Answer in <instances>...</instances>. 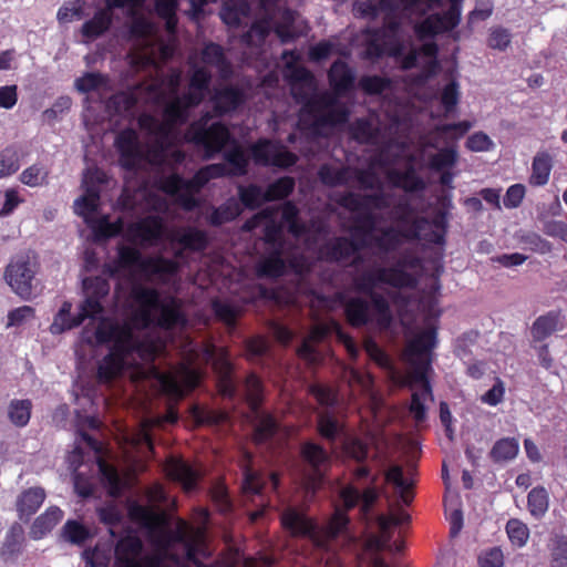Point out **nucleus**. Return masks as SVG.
Segmentation results:
<instances>
[{
	"label": "nucleus",
	"mask_w": 567,
	"mask_h": 567,
	"mask_svg": "<svg viewBox=\"0 0 567 567\" xmlns=\"http://www.w3.org/2000/svg\"><path fill=\"white\" fill-rule=\"evenodd\" d=\"M24 542V530L22 526L14 523L8 530L1 547L2 557L12 558L21 553Z\"/></svg>",
	"instance_id": "nucleus-35"
},
{
	"label": "nucleus",
	"mask_w": 567,
	"mask_h": 567,
	"mask_svg": "<svg viewBox=\"0 0 567 567\" xmlns=\"http://www.w3.org/2000/svg\"><path fill=\"white\" fill-rule=\"evenodd\" d=\"M245 393L249 409L258 413L264 402V384L255 372H250L245 379Z\"/></svg>",
	"instance_id": "nucleus-30"
},
{
	"label": "nucleus",
	"mask_w": 567,
	"mask_h": 567,
	"mask_svg": "<svg viewBox=\"0 0 567 567\" xmlns=\"http://www.w3.org/2000/svg\"><path fill=\"white\" fill-rule=\"evenodd\" d=\"M154 378L158 382L163 394L173 400H182L187 392L199 385L202 374L198 370L183 364L178 373L155 370Z\"/></svg>",
	"instance_id": "nucleus-12"
},
{
	"label": "nucleus",
	"mask_w": 567,
	"mask_h": 567,
	"mask_svg": "<svg viewBox=\"0 0 567 567\" xmlns=\"http://www.w3.org/2000/svg\"><path fill=\"white\" fill-rule=\"evenodd\" d=\"M463 0H373L362 9V14L382 18L383 25L374 30L365 54L371 59L382 55L394 56L402 69L409 70L425 59L426 73L439 69L435 42H425L415 47L404 41L405 25L421 39L454 29L461 18Z\"/></svg>",
	"instance_id": "nucleus-1"
},
{
	"label": "nucleus",
	"mask_w": 567,
	"mask_h": 567,
	"mask_svg": "<svg viewBox=\"0 0 567 567\" xmlns=\"http://www.w3.org/2000/svg\"><path fill=\"white\" fill-rule=\"evenodd\" d=\"M35 271L27 255L13 257L4 270V279L11 289L22 299L32 293V280Z\"/></svg>",
	"instance_id": "nucleus-15"
},
{
	"label": "nucleus",
	"mask_w": 567,
	"mask_h": 567,
	"mask_svg": "<svg viewBox=\"0 0 567 567\" xmlns=\"http://www.w3.org/2000/svg\"><path fill=\"white\" fill-rule=\"evenodd\" d=\"M91 227L96 239L105 240L121 235L124 223L122 218H117L115 221H110L107 216H103L95 220Z\"/></svg>",
	"instance_id": "nucleus-43"
},
{
	"label": "nucleus",
	"mask_w": 567,
	"mask_h": 567,
	"mask_svg": "<svg viewBox=\"0 0 567 567\" xmlns=\"http://www.w3.org/2000/svg\"><path fill=\"white\" fill-rule=\"evenodd\" d=\"M260 9L266 13V18L261 21L255 22L251 29L258 32L262 38L267 37L269 32V23L272 21V14L276 11L280 0H256Z\"/></svg>",
	"instance_id": "nucleus-55"
},
{
	"label": "nucleus",
	"mask_w": 567,
	"mask_h": 567,
	"mask_svg": "<svg viewBox=\"0 0 567 567\" xmlns=\"http://www.w3.org/2000/svg\"><path fill=\"white\" fill-rule=\"evenodd\" d=\"M300 454L303 461L315 470H319L329 460L327 451L321 445L310 441L301 445Z\"/></svg>",
	"instance_id": "nucleus-50"
},
{
	"label": "nucleus",
	"mask_w": 567,
	"mask_h": 567,
	"mask_svg": "<svg viewBox=\"0 0 567 567\" xmlns=\"http://www.w3.org/2000/svg\"><path fill=\"white\" fill-rule=\"evenodd\" d=\"M116 266L121 269L137 268L141 272L152 276H175L179 270L176 260L164 256L146 257L132 246L121 245L117 248Z\"/></svg>",
	"instance_id": "nucleus-11"
},
{
	"label": "nucleus",
	"mask_w": 567,
	"mask_h": 567,
	"mask_svg": "<svg viewBox=\"0 0 567 567\" xmlns=\"http://www.w3.org/2000/svg\"><path fill=\"white\" fill-rule=\"evenodd\" d=\"M61 536L65 542L74 545H82L89 539L90 532L80 522L69 519L62 527Z\"/></svg>",
	"instance_id": "nucleus-52"
},
{
	"label": "nucleus",
	"mask_w": 567,
	"mask_h": 567,
	"mask_svg": "<svg viewBox=\"0 0 567 567\" xmlns=\"http://www.w3.org/2000/svg\"><path fill=\"white\" fill-rule=\"evenodd\" d=\"M264 243L272 249L284 250L285 239L279 224L271 221L264 228Z\"/></svg>",
	"instance_id": "nucleus-60"
},
{
	"label": "nucleus",
	"mask_w": 567,
	"mask_h": 567,
	"mask_svg": "<svg viewBox=\"0 0 567 567\" xmlns=\"http://www.w3.org/2000/svg\"><path fill=\"white\" fill-rule=\"evenodd\" d=\"M132 299L138 305L132 319L143 328H148L154 322L153 311L162 306L161 295L157 289L144 286H135L131 291Z\"/></svg>",
	"instance_id": "nucleus-17"
},
{
	"label": "nucleus",
	"mask_w": 567,
	"mask_h": 567,
	"mask_svg": "<svg viewBox=\"0 0 567 567\" xmlns=\"http://www.w3.org/2000/svg\"><path fill=\"white\" fill-rule=\"evenodd\" d=\"M212 102L215 115L224 116L237 111L244 105L246 95L243 89L228 84L215 90Z\"/></svg>",
	"instance_id": "nucleus-19"
},
{
	"label": "nucleus",
	"mask_w": 567,
	"mask_h": 567,
	"mask_svg": "<svg viewBox=\"0 0 567 567\" xmlns=\"http://www.w3.org/2000/svg\"><path fill=\"white\" fill-rule=\"evenodd\" d=\"M32 402L29 399H14L9 403L8 417L17 427H24L31 417Z\"/></svg>",
	"instance_id": "nucleus-39"
},
{
	"label": "nucleus",
	"mask_w": 567,
	"mask_h": 567,
	"mask_svg": "<svg viewBox=\"0 0 567 567\" xmlns=\"http://www.w3.org/2000/svg\"><path fill=\"white\" fill-rule=\"evenodd\" d=\"M95 339L99 344L112 343L109 352L126 359L143 347L135 337L132 327L124 322L118 323L114 320L103 318L95 329Z\"/></svg>",
	"instance_id": "nucleus-10"
},
{
	"label": "nucleus",
	"mask_w": 567,
	"mask_h": 567,
	"mask_svg": "<svg viewBox=\"0 0 567 567\" xmlns=\"http://www.w3.org/2000/svg\"><path fill=\"white\" fill-rule=\"evenodd\" d=\"M63 511L58 506H50L44 513L38 516L30 530L33 539H41L50 533L63 518Z\"/></svg>",
	"instance_id": "nucleus-27"
},
{
	"label": "nucleus",
	"mask_w": 567,
	"mask_h": 567,
	"mask_svg": "<svg viewBox=\"0 0 567 567\" xmlns=\"http://www.w3.org/2000/svg\"><path fill=\"white\" fill-rule=\"evenodd\" d=\"M368 206L370 239L372 249L383 262L389 260V254L394 251L403 241V236L392 226L381 227L379 218L398 220L408 209V200L404 195L396 197L393 193L380 190L370 196Z\"/></svg>",
	"instance_id": "nucleus-5"
},
{
	"label": "nucleus",
	"mask_w": 567,
	"mask_h": 567,
	"mask_svg": "<svg viewBox=\"0 0 567 567\" xmlns=\"http://www.w3.org/2000/svg\"><path fill=\"white\" fill-rule=\"evenodd\" d=\"M278 431L276 419L268 413L260 414L254 429V441L262 444L271 440Z\"/></svg>",
	"instance_id": "nucleus-42"
},
{
	"label": "nucleus",
	"mask_w": 567,
	"mask_h": 567,
	"mask_svg": "<svg viewBox=\"0 0 567 567\" xmlns=\"http://www.w3.org/2000/svg\"><path fill=\"white\" fill-rule=\"evenodd\" d=\"M296 182L291 176H282L268 185L264 199L267 203L281 200L290 196L295 189Z\"/></svg>",
	"instance_id": "nucleus-37"
},
{
	"label": "nucleus",
	"mask_w": 567,
	"mask_h": 567,
	"mask_svg": "<svg viewBox=\"0 0 567 567\" xmlns=\"http://www.w3.org/2000/svg\"><path fill=\"white\" fill-rule=\"evenodd\" d=\"M167 476L182 484L185 491L197 486L199 473L186 461L179 457H169L165 463Z\"/></svg>",
	"instance_id": "nucleus-21"
},
{
	"label": "nucleus",
	"mask_w": 567,
	"mask_h": 567,
	"mask_svg": "<svg viewBox=\"0 0 567 567\" xmlns=\"http://www.w3.org/2000/svg\"><path fill=\"white\" fill-rule=\"evenodd\" d=\"M210 118V113L206 112L190 123L186 132L187 141L203 148L206 159L214 158L231 140L228 126L223 122L208 124Z\"/></svg>",
	"instance_id": "nucleus-9"
},
{
	"label": "nucleus",
	"mask_w": 567,
	"mask_h": 567,
	"mask_svg": "<svg viewBox=\"0 0 567 567\" xmlns=\"http://www.w3.org/2000/svg\"><path fill=\"white\" fill-rule=\"evenodd\" d=\"M202 60L206 64L218 68L227 64L223 47L215 42H209L203 48Z\"/></svg>",
	"instance_id": "nucleus-56"
},
{
	"label": "nucleus",
	"mask_w": 567,
	"mask_h": 567,
	"mask_svg": "<svg viewBox=\"0 0 567 567\" xmlns=\"http://www.w3.org/2000/svg\"><path fill=\"white\" fill-rule=\"evenodd\" d=\"M319 254L326 261H339L354 255V226L349 227L348 237H336L323 244Z\"/></svg>",
	"instance_id": "nucleus-20"
},
{
	"label": "nucleus",
	"mask_w": 567,
	"mask_h": 567,
	"mask_svg": "<svg viewBox=\"0 0 567 567\" xmlns=\"http://www.w3.org/2000/svg\"><path fill=\"white\" fill-rule=\"evenodd\" d=\"M71 310L72 303L68 300L64 301L50 326V331L53 334L63 333L81 324V318H79V315L72 316Z\"/></svg>",
	"instance_id": "nucleus-29"
},
{
	"label": "nucleus",
	"mask_w": 567,
	"mask_h": 567,
	"mask_svg": "<svg viewBox=\"0 0 567 567\" xmlns=\"http://www.w3.org/2000/svg\"><path fill=\"white\" fill-rule=\"evenodd\" d=\"M317 429L320 436L328 441H334L342 432V425L329 411H323L318 414Z\"/></svg>",
	"instance_id": "nucleus-45"
},
{
	"label": "nucleus",
	"mask_w": 567,
	"mask_h": 567,
	"mask_svg": "<svg viewBox=\"0 0 567 567\" xmlns=\"http://www.w3.org/2000/svg\"><path fill=\"white\" fill-rule=\"evenodd\" d=\"M264 196L265 192H262L261 187L257 184L238 186L239 204L249 210H256L264 203H267L266 199H264Z\"/></svg>",
	"instance_id": "nucleus-40"
},
{
	"label": "nucleus",
	"mask_w": 567,
	"mask_h": 567,
	"mask_svg": "<svg viewBox=\"0 0 567 567\" xmlns=\"http://www.w3.org/2000/svg\"><path fill=\"white\" fill-rule=\"evenodd\" d=\"M110 25L111 18L104 12H97L92 19L83 23L81 32L85 38L95 39L107 31Z\"/></svg>",
	"instance_id": "nucleus-51"
},
{
	"label": "nucleus",
	"mask_w": 567,
	"mask_h": 567,
	"mask_svg": "<svg viewBox=\"0 0 567 567\" xmlns=\"http://www.w3.org/2000/svg\"><path fill=\"white\" fill-rule=\"evenodd\" d=\"M435 343V330L426 328L410 340L405 350L406 360L413 370L415 380L420 383V389L413 392L410 404V413L417 423L425 420V403L432 401V391L426 375L431 370V351Z\"/></svg>",
	"instance_id": "nucleus-7"
},
{
	"label": "nucleus",
	"mask_w": 567,
	"mask_h": 567,
	"mask_svg": "<svg viewBox=\"0 0 567 567\" xmlns=\"http://www.w3.org/2000/svg\"><path fill=\"white\" fill-rule=\"evenodd\" d=\"M553 567H564L567 565V537L556 536L551 548Z\"/></svg>",
	"instance_id": "nucleus-64"
},
{
	"label": "nucleus",
	"mask_w": 567,
	"mask_h": 567,
	"mask_svg": "<svg viewBox=\"0 0 567 567\" xmlns=\"http://www.w3.org/2000/svg\"><path fill=\"white\" fill-rule=\"evenodd\" d=\"M289 79L291 94L301 104V112L311 118L310 127L316 134L322 135L348 121L349 112L339 97L354 87V74L346 62L337 60L329 69L332 91L315 92V76L305 66H295Z\"/></svg>",
	"instance_id": "nucleus-3"
},
{
	"label": "nucleus",
	"mask_w": 567,
	"mask_h": 567,
	"mask_svg": "<svg viewBox=\"0 0 567 567\" xmlns=\"http://www.w3.org/2000/svg\"><path fill=\"white\" fill-rule=\"evenodd\" d=\"M29 155L28 150L18 143L10 144L0 151V178L16 174L21 167V161Z\"/></svg>",
	"instance_id": "nucleus-25"
},
{
	"label": "nucleus",
	"mask_w": 567,
	"mask_h": 567,
	"mask_svg": "<svg viewBox=\"0 0 567 567\" xmlns=\"http://www.w3.org/2000/svg\"><path fill=\"white\" fill-rule=\"evenodd\" d=\"M157 310H159V315L157 318H154L153 324L161 329L172 330L186 323V317L175 297H171L167 301H162V306Z\"/></svg>",
	"instance_id": "nucleus-22"
},
{
	"label": "nucleus",
	"mask_w": 567,
	"mask_h": 567,
	"mask_svg": "<svg viewBox=\"0 0 567 567\" xmlns=\"http://www.w3.org/2000/svg\"><path fill=\"white\" fill-rule=\"evenodd\" d=\"M166 226L158 215H147L126 227V239L142 247L157 246L164 238Z\"/></svg>",
	"instance_id": "nucleus-14"
},
{
	"label": "nucleus",
	"mask_w": 567,
	"mask_h": 567,
	"mask_svg": "<svg viewBox=\"0 0 567 567\" xmlns=\"http://www.w3.org/2000/svg\"><path fill=\"white\" fill-rule=\"evenodd\" d=\"M375 452L378 460L383 461V471L381 480L383 481V499L389 502L386 485L391 484L399 495V499L403 505H410L413 499L412 488L414 482L404 476V470L399 464L389 465V458L385 446L382 441L375 436H370L365 441L359 440L357 436V465L374 467V457L372 453Z\"/></svg>",
	"instance_id": "nucleus-8"
},
{
	"label": "nucleus",
	"mask_w": 567,
	"mask_h": 567,
	"mask_svg": "<svg viewBox=\"0 0 567 567\" xmlns=\"http://www.w3.org/2000/svg\"><path fill=\"white\" fill-rule=\"evenodd\" d=\"M173 243L190 251H203L208 247L207 234L196 227H186L171 237Z\"/></svg>",
	"instance_id": "nucleus-26"
},
{
	"label": "nucleus",
	"mask_w": 567,
	"mask_h": 567,
	"mask_svg": "<svg viewBox=\"0 0 567 567\" xmlns=\"http://www.w3.org/2000/svg\"><path fill=\"white\" fill-rule=\"evenodd\" d=\"M83 288L89 296L102 300L110 292V282L107 279L96 276L93 278H86L83 280Z\"/></svg>",
	"instance_id": "nucleus-59"
},
{
	"label": "nucleus",
	"mask_w": 567,
	"mask_h": 567,
	"mask_svg": "<svg viewBox=\"0 0 567 567\" xmlns=\"http://www.w3.org/2000/svg\"><path fill=\"white\" fill-rule=\"evenodd\" d=\"M559 316L556 312H548L538 317L530 329L534 341H543L557 330Z\"/></svg>",
	"instance_id": "nucleus-36"
},
{
	"label": "nucleus",
	"mask_w": 567,
	"mask_h": 567,
	"mask_svg": "<svg viewBox=\"0 0 567 567\" xmlns=\"http://www.w3.org/2000/svg\"><path fill=\"white\" fill-rule=\"evenodd\" d=\"M548 493L544 487L533 488L527 496V507L536 519H540L548 511Z\"/></svg>",
	"instance_id": "nucleus-48"
},
{
	"label": "nucleus",
	"mask_w": 567,
	"mask_h": 567,
	"mask_svg": "<svg viewBox=\"0 0 567 567\" xmlns=\"http://www.w3.org/2000/svg\"><path fill=\"white\" fill-rule=\"evenodd\" d=\"M551 166L550 155L547 153H538L533 159L529 183L535 186L545 185L548 182Z\"/></svg>",
	"instance_id": "nucleus-38"
},
{
	"label": "nucleus",
	"mask_w": 567,
	"mask_h": 567,
	"mask_svg": "<svg viewBox=\"0 0 567 567\" xmlns=\"http://www.w3.org/2000/svg\"><path fill=\"white\" fill-rule=\"evenodd\" d=\"M115 146L120 153V164L126 171H136L145 159L138 136L132 128L120 132Z\"/></svg>",
	"instance_id": "nucleus-18"
},
{
	"label": "nucleus",
	"mask_w": 567,
	"mask_h": 567,
	"mask_svg": "<svg viewBox=\"0 0 567 567\" xmlns=\"http://www.w3.org/2000/svg\"><path fill=\"white\" fill-rule=\"evenodd\" d=\"M375 460L374 467L357 465V567L359 561L365 567H389L381 553L392 538L391 528L411 519L400 505L394 508L383 499L384 463Z\"/></svg>",
	"instance_id": "nucleus-2"
},
{
	"label": "nucleus",
	"mask_w": 567,
	"mask_h": 567,
	"mask_svg": "<svg viewBox=\"0 0 567 567\" xmlns=\"http://www.w3.org/2000/svg\"><path fill=\"white\" fill-rule=\"evenodd\" d=\"M284 250L271 249L256 265L258 278L277 279L286 274L287 265L282 257Z\"/></svg>",
	"instance_id": "nucleus-24"
},
{
	"label": "nucleus",
	"mask_w": 567,
	"mask_h": 567,
	"mask_svg": "<svg viewBox=\"0 0 567 567\" xmlns=\"http://www.w3.org/2000/svg\"><path fill=\"white\" fill-rule=\"evenodd\" d=\"M50 169L41 163H34L25 167L19 175L21 184L35 188L49 184Z\"/></svg>",
	"instance_id": "nucleus-32"
},
{
	"label": "nucleus",
	"mask_w": 567,
	"mask_h": 567,
	"mask_svg": "<svg viewBox=\"0 0 567 567\" xmlns=\"http://www.w3.org/2000/svg\"><path fill=\"white\" fill-rule=\"evenodd\" d=\"M229 176H245L248 173L249 159L240 146H235L224 154Z\"/></svg>",
	"instance_id": "nucleus-44"
},
{
	"label": "nucleus",
	"mask_w": 567,
	"mask_h": 567,
	"mask_svg": "<svg viewBox=\"0 0 567 567\" xmlns=\"http://www.w3.org/2000/svg\"><path fill=\"white\" fill-rule=\"evenodd\" d=\"M368 281L371 289L369 300L357 296V327L373 322L381 330L390 329L393 322L390 302L401 317L414 308L415 301L406 289L414 288L416 280L402 269L401 262L396 267L375 268L369 274Z\"/></svg>",
	"instance_id": "nucleus-4"
},
{
	"label": "nucleus",
	"mask_w": 567,
	"mask_h": 567,
	"mask_svg": "<svg viewBox=\"0 0 567 567\" xmlns=\"http://www.w3.org/2000/svg\"><path fill=\"white\" fill-rule=\"evenodd\" d=\"M350 167L348 169L344 168H336L328 164L322 165L318 171L319 179L323 185L333 187L343 185L347 182V176L349 174Z\"/></svg>",
	"instance_id": "nucleus-53"
},
{
	"label": "nucleus",
	"mask_w": 567,
	"mask_h": 567,
	"mask_svg": "<svg viewBox=\"0 0 567 567\" xmlns=\"http://www.w3.org/2000/svg\"><path fill=\"white\" fill-rule=\"evenodd\" d=\"M143 550V543L136 536L121 538L115 546L114 567H163L156 557L146 556L137 559Z\"/></svg>",
	"instance_id": "nucleus-16"
},
{
	"label": "nucleus",
	"mask_w": 567,
	"mask_h": 567,
	"mask_svg": "<svg viewBox=\"0 0 567 567\" xmlns=\"http://www.w3.org/2000/svg\"><path fill=\"white\" fill-rule=\"evenodd\" d=\"M309 393L322 406H333L337 403V393L329 385L313 383L309 386Z\"/></svg>",
	"instance_id": "nucleus-58"
},
{
	"label": "nucleus",
	"mask_w": 567,
	"mask_h": 567,
	"mask_svg": "<svg viewBox=\"0 0 567 567\" xmlns=\"http://www.w3.org/2000/svg\"><path fill=\"white\" fill-rule=\"evenodd\" d=\"M192 413L198 425H218L227 419L224 412L206 410L199 406H194Z\"/></svg>",
	"instance_id": "nucleus-57"
},
{
	"label": "nucleus",
	"mask_w": 567,
	"mask_h": 567,
	"mask_svg": "<svg viewBox=\"0 0 567 567\" xmlns=\"http://www.w3.org/2000/svg\"><path fill=\"white\" fill-rule=\"evenodd\" d=\"M137 124L141 130L155 135L166 136L168 134L166 125L150 113H142L137 118Z\"/></svg>",
	"instance_id": "nucleus-63"
},
{
	"label": "nucleus",
	"mask_w": 567,
	"mask_h": 567,
	"mask_svg": "<svg viewBox=\"0 0 567 567\" xmlns=\"http://www.w3.org/2000/svg\"><path fill=\"white\" fill-rule=\"evenodd\" d=\"M45 491L40 487H29L21 492L16 502V509L20 519H29L43 504Z\"/></svg>",
	"instance_id": "nucleus-23"
},
{
	"label": "nucleus",
	"mask_w": 567,
	"mask_h": 567,
	"mask_svg": "<svg viewBox=\"0 0 567 567\" xmlns=\"http://www.w3.org/2000/svg\"><path fill=\"white\" fill-rule=\"evenodd\" d=\"M212 309L217 320L221 321L229 328L236 327L239 313L236 307L216 299L212 302Z\"/></svg>",
	"instance_id": "nucleus-54"
},
{
	"label": "nucleus",
	"mask_w": 567,
	"mask_h": 567,
	"mask_svg": "<svg viewBox=\"0 0 567 567\" xmlns=\"http://www.w3.org/2000/svg\"><path fill=\"white\" fill-rule=\"evenodd\" d=\"M187 120L188 111L177 96L165 104L163 109V123L166 125L167 132L176 125L185 124Z\"/></svg>",
	"instance_id": "nucleus-31"
},
{
	"label": "nucleus",
	"mask_w": 567,
	"mask_h": 567,
	"mask_svg": "<svg viewBox=\"0 0 567 567\" xmlns=\"http://www.w3.org/2000/svg\"><path fill=\"white\" fill-rule=\"evenodd\" d=\"M99 470L101 473L102 482L107 487L109 495L112 497H118L123 491V483L116 467L106 463L105 461H100Z\"/></svg>",
	"instance_id": "nucleus-41"
},
{
	"label": "nucleus",
	"mask_w": 567,
	"mask_h": 567,
	"mask_svg": "<svg viewBox=\"0 0 567 567\" xmlns=\"http://www.w3.org/2000/svg\"><path fill=\"white\" fill-rule=\"evenodd\" d=\"M341 497L346 508H336L330 520L321 528L311 518L292 507L282 513L281 525L292 536L309 537L318 547L327 549L332 540L347 530L350 523L346 511L354 508V485L351 482L342 491Z\"/></svg>",
	"instance_id": "nucleus-6"
},
{
	"label": "nucleus",
	"mask_w": 567,
	"mask_h": 567,
	"mask_svg": "<svg viewBox=\"0 0 567 567\" xmlns=\"http://www.w3.org/2000/svg\"><path fill=\"white\" fill-rule=\"evenodd\" d=\"M126 362L112 353H107L97 367V379L107 383L122 374Z\"/></svg>",
	"instance_id": "nucleus-34"
},
{
	"label": "nucleus",
	"mask_w": 567,
	"mask_h": 567,
	"mask_svg": "<svg viewBox=\"0 0 567 567\" xmlns=\"http://www.w3.org/2000/svg\"><path fill=\"white\" fill-rule=\"evenodd\" d=\"M99 200V190L94 187H87L85 194L74 202L75 214L86 219L87 216L96 212Z\"/></svg>",
	"instance_id": "nucleus-49"
},
{
	"label": "nucleus",
	"mask_w": 567,
	"mask_h": 567,
	"mask_svg": "<svg viewBox=\"0 0 567 567\" xmlns=\"http://www.w3.org/2000/svg\"><path fill=\"white\" fill-rule=\"evenodd\" d=\"M280 21L275 22L274 31L282 43H288L295 40L296 35L292 31L296 17L295 11L289 8L279 9Z\"/></svg>",
	"instance_id": "nucleus-47"
},
{
	"label": "nucleus",
	"mask_w": 567,
	"mask_h": 567,
	"mask_svg": "<svg viewBox=\"0 0 567 567\" xmlns=\"http://www.w3.org/2000/svg\"><path fill=\"white\" fill-rule=\"evenodd\" d=\"M518 449V442L515 439H501L492 447L489 457L495 463L508 462L516 457Z\"/></svg>",
	"instance_id": "nucleus-46"
},
{
	"label": "nucleus",
	"mask_w": 567,
	"mask_h": 567,
	"mask_svg": "<svg viewBox=\"0 0 567 567\" xmlns=\"http://www.w3.org/2000/svg\"><path fill=\"white\" fill-rule=\"evenodd\" d=\"M333 331H337L339 333V336L342 337L341 331H340V326L336 320H331L329 322H323V323H317L311 328V330L308 334V338L312 342L319 343V342H322Z\"/></svg>",
	"instance_id": "nucleus-61"
},
{
	"label": "nucleus",
	"mask_w": 567,
	"mask_h": 567,
	"mask_svg": "<svg viewBox=\"0 0 567 567\" xmlns=\"http://www.w3.org/2000/svg\"><path fill=\"white\" fill-rule=\"evenodd\" d=\"M130 519L144 527H152L159 523L161 516L152 507L132 501L127 506Z\"/></svg>",
	"instance_id": "nucleus-33"
},
{
	"label": "nucleus",
	"mask_w": 567,
	"mask_h": 567,
	"mask_svg": "<svg viewBox=\"0 0 567 567\" xmlns=\"http://www.w3.org/2000/svg\"><path fill=\"white\" fill-rule=\"evenodd\" d=\"M506 532L509 539L518 546L525 545L529 535L527 526L515 518L507 522Z\"/></svg>",
	"instance_id": "nucleus-62"
},
{
	"label": "nucleus",
	"mask_w": 567,
	"mask_h": 567,
	"mask_svg": "<svg viewBox=\"0 0 567 567\" xmlns=\"http://www.w3.org/2000/svg\"><path fill=\"white\" fill-rule=\"evenodd\" d=\"M243 213L240 204L229 198L220 206L215 208L209 216V224L215 227H219L224 224L230 223L239 217Z\"/></svg>",
	"instance_id": "nucleus-28"
},
{
	"label": "nucleus",
	"mask_w": 567,
	"mask_h": 567,
	"mask_svg": "<svg viewBox=\"0 0 567 567\" xmlns=\"http://www.w3.org/2000/svg\"><path fill=\"white\" fill-rule=\"evenodd\" d=\"M250 154L256 164L288 169L298 162V156L279 141L259 138L250 146Z\"/></svg>",
	"instance_id": "nucleus-13"
}]
</instances>
